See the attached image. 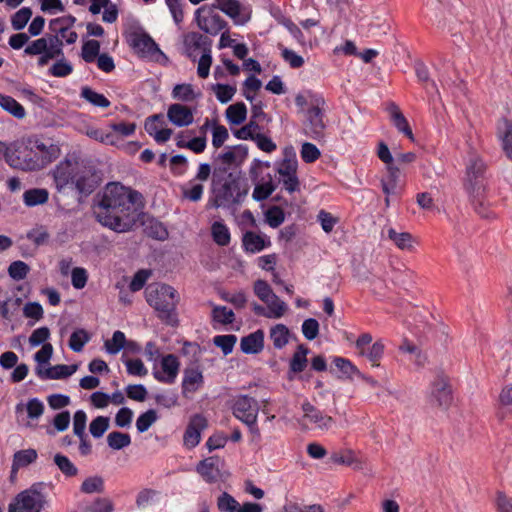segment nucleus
Listing matches in <instances>:
<instances>
[{
  "mask_svg": "<svg viewBox=\"0 0 512 512\" xmlns=\"http://www.w3.org/2000/svg\"><path fill=\"white\" fill-rule=\"evenodd\" d=\"M144 207L140 192L119 182L108 183L93 207L96 220L117 233L130 231Z\"/></svg>",
  "mask_w": 512,
  "mask_h": 512,
  "instance_id": "nucleus-1",
  "label": "nucleus"
},
{
  "mask_svg": "<svg viewBox=\"0 0 512 512\" xmlns=\"http://www.w3.org/2000/svg\"><path fill=\"white\" fill-rule=\"evenodd\" d=\"M213 206L231 207L241 203L249 187L239 172H216L213 177Z\"/></svg>",
  "mask_w": 512,
  "mask_h": 512,
  "instance_id": "nucleus-2",
  "label": "nucleus"
},
{
  "mask_svg": "<svg viewBox=\"0 0 512 512\" xmlns=\"http://www.w3.org/2000/svg\"><path fill=\"white\" fill-rule=\"evenodd\" d=\"M147 303L153 307L158 316L169 324L176 322L175 308L179 301L177 291L170 285L152 283L145 289Z\"/></svg>",
  "mask_w": 512,
  "mask_h": 512,
  "instance_id": "nucleus-3",
  "label": "nucleus"
},
{
  "mask_svg": "<svg viewBox=\"0 0 512 512\" xmlns=\"http://www.w3.org/2000/svg\"><path fill=\"white\" fill-rule=\"evenodd\" d=\"M24 54L28 56H39L38 66L43 67L51 60L63 56V41L57 35H46L29 42Z\"/></svg>",
  "mask_w": 512,
  "mask_h": 512,
  "instance_id": "nucleus-4",
  "label": "nucleus"
},
{
  "mask_svg": "<svg viewBox=\"0 0 512 512\" xmlns=\"http://www.w3.org/2000/svg\"><path fill=\"white\" fill-rule=\"evenodd\" d=\"M7 164L22 171H36L43 168V162L36 155L33 142L28 145L14 144L6 154Z\"/></svg>",
  "mask_w": 512,
  "mask_h": 512,
  "instance_id": "nucleus-5",
  "label": "nucleus"
},
{
  "mask_svg": "<svg viewBox=\"0 0 512 512\" xmlns=\"http://www.w3.org/2000/svg\"><path fill=\"white\" fill-rule=\"evenodd\" d=\"M45 505V496L37 485L19 493L8 506V512H40Z\"/></svg>",
  "mask_w": 512,
  "mask_h": 512,
  "instance_id": "nucleus-6",
  "label": "nucleus"
},
{
  "mask_svg": "<svg viewBox=\"0 0 512 512\" xmlns=\"http://www.w3.org/2000/svg\"><path fill=\"white\" fill-rule=\"evenodd\" d=\"M485 171L486 165L483 160L476 155L470 156L466 165L465 188L474 199L480 197L484 192Z\"/></svg>",
  "mask_w": 512,
  "mask_h": 512,
  "instance_id": "nucleus-7",
  "label": "nucleus"
},
{
  "mask_svg": "<svg viewBox=\"0 0 512 512\" xmlns=\"http://www.w3.org/2000/svg\"><path fill=\"white\" fill-rule=\"evenodd\" d=\"M213 5H203L196 10V21L198 27L207 34L217 35L226 26L225 20L216 11Z\"/></svg>",
  "mask_w": 512,
  "mask_h": 512,
  "instance_id": "nucleus-8",
  "label": "nucleus"
},
{
  "mask_svg": "<svg viewBox=\"0 0 512 512\" xmlns=\"http://www.w3.org/2000/svg\"><path fill=\"white\" fill-rule=\"evenodd\" d=\"M324 103L323 98L315 99L313 107L307 108L305 113L306 133L315 140H319L323 137L326 127L322 109Z\"/></svg>",
  "mask_w": 512,
  "mask_h": 512,
  "instance_id": "nucleus-9",
  "label": "nucleus"
},
{
  "mask_svg": "<svg viewBox=\"0 0 512 512\" xmlns=\"http://www.w3.org/2000/svg\"><path fill=\"white\" fill-rule=\"evenodd\" d=\"M232 413L242 423L258 419L259 404L258 401L248 395H238L232 401Z\"/></svg>",
  "mask_w": 512,
  "mask_h": 512,
  "instance_id": "nucleus-10",
  "label": "nucleus"
},
{
  "mask_svg": "<svg viewBox=\"0 0 512 512\" xmlns=\"http://www.w3.org/2000/svg\"><path fill=\"white\" fill-rule=\"evenodd\" d=\"M214 1V6L230 17L236 25H244L251 18L250 8L238 0Z\"/></svg>",
  "mask_w": 512,
  "mask_h": 512,
  "instance_id": "nucleus-11",
  "label": "nucleus"
},
{
  "mask_svg": "<svg viewBox=\"0 0 512 512\" xmlns=\"http://www.w3.org/2000/svg\"><path fill=\"white\" fill-rule=\"evenodd\" d=\"M78 166L79 164L76 161L65 159L51 171L54 184L58 191L73 186V180L74 177H76Z\"/></svg>",
  "mask_w": 512,
  "mask_h": 512,
  "instance_id": "nucleus-12",
  "label": "nucleus"
},
{
  "mask_svg": "<svg viewBox=\"0 0 512 512\" xmlns=\"http://www.w3.org/2000/svg\"><path fill=\"white\" fill-rule=\"evenodd\" d=\"M131 46L141 54L142 57H148L158 60L160 56H164L155 41L144 32H135L131 35Z\"/></svg>",
  "mask_w": 512,
  "mask_h": 512,
  "instance_id": "nucleus-13",
  "label": "nucleus"
},
{
  "mask_svg": "<svg viewBox=\"0 0 512 512\" xmlns=\"http://www.w3.org/2000/svg\"><path fill=\"white\" fill-rule=\"evenodd\" d=\"M301 409L303 411V422L314 424L319 430L327 431L331 429L335 423L331 416L324 414L308 400L302 403Z\"/></svg>",
  "mask_w": 512,
  "mask_h": 512,
  "instance_id": "nucleus-14",
  "label": "nucleus"
},
{
  "mask_svg": "<svg viewBox=\"0 0 512 512\" xmlns=\"http://www.w3.org/2000/svg\"><path fill=\"white\" fill-rule=\"evenodd\" d=\"M430 402L441 408H447L452 402V391L444 377H438L432 383Z\"/></svg>",
  "mask_w": 512,
  "mask_h": 512,
  "instance_id": "nucleus-15",
  "label": "nucleus"
},
{
  "mask_svg": "<svg viewBox=\"0 0 512 512\" xmlns=\"http://www.w3.org/2000/svg\"><path fill=\"white\" fill-rule=\"evenodd\" d=\"M179 367L178 358L173 354H168L161 360V370H155L153 375L160 382L172 384L178 375Z\"/></svg>",
  "mask_w": 512,
  "mask_h": 512,
  "instance_id": "nucleus-16",
  "label": "nucleus"
},
{
  "mask_svg": "<svg viewBox=\"0 0 512 512\" xmlns=\"http://www.w3.org/2000/svg\"><path fill=\"white\" fill-rule=\"evenodd\" d=\"M207 420L200 414L194 415L184 433L183 441L187 448L196 447L201 440V432L206 428Z\"/></svg>",
  "mask_w": 512,
  "mask_h": 512,
  "instance_id": "nucleus-17",
  "label": "nucleus"
},
{
  "mask_svg": "<svg viewBox=\"0 0 512 512\" xmlns=\"http://www.w3.org/2000/svg\"><path fill=\"white\" fill-rule=\"evenodd\" d=\"M168 120L177 127H187L194 122L193 110L181 103L169 105L167 109Z\"/></svg>",
  "mask_w": 512,
  "mask_h": 512,
  "instance_id": "nucleus-18",
  "label": "nucleus"
},
{
  "mask_svg": "<svg viewBox=\"0 0 512 512\" xmlns=\"http://www.w3.org/2000/svg\"><path fill=\"white\" fill-rule=\"evenodd\" d=\"M222 466L223 461L219 457L213 456L201 461L196 470L206 482L213 483L221 478Z\"/></svg>",
  "mask_w": 512,
  "mask_h": 512,
  "instance_id": "nucleus-19",
  "label": "nucleus"
},
{
  "mask_svg": "<svg viewBox=\"0 0 512 512\" xmlns=\"http://www.w3.org/2000/svg\"><path fill=\"white\" fill-rule=\"evenodd\" d=\"M78 366L58 364L51 367H36L35 373L42 380H57L68 378L77 371Z\"/></svg>",
  "mask_w": 512,
  "mask_h": 512,
  "instance_id": "nucleus-20",
  "label": "nucleus"
},
{
  "mask_svg": "<svg viewBox=\"0 0 512 512\" xmlns=\"http://www.w3.org/2000/svg\"><path fill=\"white\" fill-rule=\"evenodd\" d=\"M297 169L298 165H294L291 162H288V165L279 164L277 168L280 181L283 184L284 189L290 194L300 190V182L297 177Z\"/></svg>",
  "mask_w": 512,
  "mask_h": 512,
  "instance_id": "nucleus-21",
  "label": "nucleus"
},
{
  "mask_svg": "<svg viewBox=\"0 0 512 512\" xmlns=\"http://www.w3.org/2000/svg\"><path fill=\"white\" fill-rule=\"evenodd\" d=\"M203 382V374L198 368L185 369L181 385L183 396L189 398L202 387Z\"/></svg>",
  "mask_w": 512,
  "mask_h": 512,
  "instance_id": "nucleus-22",
  "label": "nucleus"
},
{
  "mask_svg": "<svg viewBox=\"0 0 512 512\" xmlns=\"http://www.w3.org/2000/svg\"><path fill=\"white\" fill-rule=\"evenodd\" d=\"M247 156V146L240 144L233 147H228L225 152L218 155L217 160L220 162V164L231 167L242 164Z\"/></svg>",
  "mask_w": 512,
  "mask_h": 512,
  "instance_id": "nucleus-23",
  "label": "nucleus"
},
{
  "mask_svg": "<svg viewBox=\"0 0 512 512\" xmlns=\"http://www.w3.org/2000/svg\"><path fill=\"white\" fill-rule=\"evenodd\" d=\"M241 351L245 354H258L264 348V332L261 329L243 337L240 342Z\"/></svg>",
  "mask_w": 512,
  "mask_h": 512,
  "instance_id": "nucleus-24",
  "label": "nucleus"
},
{
  "mask_svg": "<svg viewBox=\"0 0 512 512\" xmlns=\"http://www.w3.org/2000/svg\"><path fill=\"white\" fill-rule=\"evenodd\" d=\"M34 148L39 160L43 162V168L56 159L60 153V149L55 144H46L41 141H34Z\"/></svg>",
  "mask_w": 512,
  "mask_h": 512,
  "instance_id": "nucleus-25",
  "label": "nucleus"
},
{
  "mask_svg": "<svg viewBox=\"0 0 512 512\" xmlns=\"http://www.w3.org/2000/svg\"><path fill=\"white\" fill-rule=\"evenodd\" d=\"M387 112L390 115L391 121L393 122L394 126L402 133L407 135L409 138H413L412 130L409 127V124L404 117L403 113L400 111L399 107L391 102L387 106Z\"/></svg>",
  "mask_w": 512,
  "mask_h": 512,
  "instance_id": "nucleus-26",
  "label": "nucleus"
},
{
  "mask_svg": "<svg viewBox=\"0 0 512 512\" xmlns=\"http://www.w3.org/2000/svg\"><path fill=\"white\" fill-rule=\"evenodd\" d=\"M270 241L264 236L258 235L254 232H246L243 236V246L246 251L256 253L262 251Z\"/></svg>",
  "mask_w": 512,
  "mask_h": 512,
  "instance_id": "nucleus-27",
  "label": "nucleus"
},
{
  "mask_svg": "<svg viewBox=\"0 0 512 512\" xmlns=\"http://www.w3.org/2000/svg\"><path fill=\"white\" fill-rule=\"evenodd\" d=\"M387 176L381 180V187L386 196L395 195L400 177V170L396 166H388Z\"/></svg>",
  "mask_w": 512,
  "mask_h": 512,
  "instance_id": "nucleus-28",
  "label": "nucleus"
},
{
  "mask_svg": "<svg viewBox=\"0 0 512 512\" xmlns=\"http://www.w3.org/2000/svg\"><path fill=\"white\" fill-rule=\"evenodd\" d=\"M171 96L175 100L182 102H191L201 96V92L194 90L191 84H177L173 87Z\"/></svg>",
  "mask_w": 512,
  "mask_h": 512,
  "instance_id": "nucleus-29",
  "label": "nucleus"
},
{
  "mask_svg": "<svg viewBox=\"0 0 512 512\" xmlns=\"http://www.w3.org/2000/svg\"><path fill=\"white\" fill-rule=\"evenodd\" d=\"M388 238L393 241L397 248L411 251L414 247L413 236L408 232H397L394 228L387 230Z\"/></svg>",
  "mask_w": 512,
  "mask_h": 512,
  "instance_id": "nucleus-30",
  "label": "nucleus"
},
{
  "mask_svg": "<svg viewBox=\"0 0 512 512\" xmlns=\"http://www.w3.org/2000/svg\"><path fill=\"white\" fill-rule=\"evenodd\" d=\"M49 193L44 188L26 190L23 194V202L27 207L42 205L48 201Z\"/></svg>",
  "mask_w": 512,
  "mask_h": 512,
  "instance_id": "nucleus-31",
  "label": "nucleus"
},
{
  "mask_svg": "<svg viewBox=\"0 0 512 512\" xmlns=\"http://www.w3.org/2000/svg\"><path fill=\"white\" fill-rule=\"evenodd\" d=\"M80 97L95 107L107 108L111 104L103 94L94 91L89 86L81 88Z\"/></svg>",
  "mask_w": 512,
  "mask_h": 512,
  "instance_id": "nucleus-32",
  "label": "nucleus"
},
{
  "mask_svg": "<svg viewBox=\"0 0 512 512\" xmlns=\"http://www.w3.org/2000/svg\"><path fill=\"white\" fill-rule=\"evenodd\" d=\"M263 303L267 306V313L265 317L271 319H279L281 318L287 311V304L282 301L275 293L274 299L268 298V301H264Z\"/></svg>",
  "mask_w": 512,
  "mask_h": 512,
  "instance_id": "nucleus-33",
  "label": "nucleus"
},
{
  "mask_svg": "<svg viewBox=\"0 0 512 512\" xmlns=\"http://www.w3.org/2000/svg\"><path fill=\"white\" fill-rule=\"evenodd\" d=\"M211 235L214 242L219 246H227L230 243L231 235L229 228L222 221H215L212 224Z\"/></svg>",
  "mask_w": 512,
  "mask_h": 512,
  "instance_id": "nucleus-34",
  "label": "nucleus"
},
{
  "mask_svg": "<svg viewBox=\"0 0 512 512\" xmlns=\"http://www.w3.org/2000/svg\"><path fill=\"white\" fill-rule=\"evenodd\" d=\"M37 459V452L35 449H25L17 451L13 456L12 470L17 471L20 468L26 467Z\"/></svg>",
  "mask_w": 512,
  "mask_h": 512,
  "instance_id": "nucleus-35",
  "label": "nucleus"
},
{
  "mask_svg": "<svg viewBox=\"0 0 512 512\" xmlns=\"http://www.w3.org/2000/svg\"><path fill=\"white\" fill-rule=\"evenodd\" d=\"M126 344L127 339L125 334L122 331L117 330L113 333L111 339L104 342V348L108 354L116 355L125 348Z\"/></svg>",
  "mask_w": 512,
  "mask_h": 512,
  "instance_id": "nucleus-36",
  "label": "nucleus"
},
{
  "mask_svg": "<svg viewBox=\"0 0 512 512\" xmlns=\"http://www.w3.org/2000/svg\"><path fill=\"white\" fill-rule=\"evenodd\" d=\"M0 106L18 119H22L25 116L24 107L11 96L0 95Z\"/></svg>",
  "mask_w": 512,
  "mask_h": 512,
  "instance_id": "nucleus-37",
  "label": "nucleus"
},
{
  "mask_svg": "<svg viewBox=\"0 0 512 512\" xmlns=\"http://www.w3.org/2000/svg\"><path fill=\"white\" fill-rule=\"evenodd\" d=\"M246 117L247 108L243 102L230 105L226 109V118L231 124L239 125L245 121Z\"/></svg>",
  "mask_w": 512,
  "mask_h": 512,
  "instance_id": "nucleus-38",
  "label": "nucleus"
},
{
  "mask_svg": "<svg viewBox=\"0 0 512 512\" xmlns=\"http://www.w3.org/2000/svg\"><path fill=\"white\" fill-rule=\"evenodd\" d=\"M499 137L506 156L512 160V122L503 121L502 127L499 128Z\"/></svg>",
  "mask_w": 512,
  "mask_h": 512,
  "instance_id": "nucleus-39",
  "label": "nucleus"
},
{
  "mask_svg": "<svg viewBox=\"0 0 512 512\" xmlns=\"http://www.w3.org/2000/svg\"><path fill=\"white\" fill-rule=\"evenodd\" d=\"M290 331L284 324H277L270 330V338L276 349H282L289 339Z\"/></svg>",
  "mask_w": 512,
  "mask_h": 512,
  "instance_id": "nucleus-40",
  "label": "nucleus"
},
{
  "mask_svg": "<svg viewBox=\"0 0 512 512\" xmlns=\"http://www.w3.org/2000/svg\"><path fill=\"white\" fill-rule=\"evenodd\" d=\"M76 18L72 15H66L54 18L49 22V29L59 37V33H66L74 25Z\"/></svg>",
  "mask_w": 512,
  "mask_h": 512,
  "instance_id": "nucleus-41",
  "label": "nucleus"
},
{
  "mask_svg": "<svg viewBox=\"0 0 512 512\" xmlns=\"http://www.w3.org/2000/svg\"><path fill=\"white\" fill-rule=\"evenodd\" d=\"M83 512H113V502L106 497H98L93 501L86 503L82 507Z\"/></svg>",
  "mask_w": 512,
  "mask_h": 512,
  "instance_id": "nucleus-42",
  "label": "nucleus"
},
{
  "mask_svg": "<svg viewBox=\"0 0 512 512\" xmlns=\"http://www.w3.org/2000/svg\"><path fill=\"white\" fill-rule=\"evenodd\" d=\"M204 192V185L202 183L190 180L185 186L182 187V195L184 198L198 202L202 199Z\"/></svg>",
  "mask_w": 512,
  "mask_h": 512,
  "instance_id": "nucleus-43",
  "label": "nucleus"
},
{
  "mask_svg": "<svg viewBox=\"0 0 512 512\" xmlns=\"http://www.w3.org/2000/svg\"><path fill=\"white\" fill-rule=\"evenodd\" d=\"M53 460L57 468L63 473L64 476L74 477L78 474V468L67 456L58 453L54 455Z\"/></svg>",
  "mask_w": 512,
  "mask_h": 512,
  "instance_id": "nucleus-44",
  "label": "nucleus"
},
{
  "mask_svg": "<svg viewBox=\"0 0 512 512\" xmlns=\"http://www.w3.org/2000/svg\"><path fill=\"white\" fill-rule=\"evenodd\" d=\"M82 194H90L94 190V185L91 178L78 166L76 177L73 180V186Z\"/></svg>",
  "mask_w": 512,
  "mask_h": 512,
  "instance_id": "nucleus-45",
  "label": "nucleus"
},
{
  "mask_svg": "<svg viewBox=\"0 0 512 512\" xmlns=\"http://www.w3.org/2000/svg\"><path fill=\"white\" fill-rule=\"evenodd\" d=\"M107 443L110 448L120 450L131 444V437L127 433L113 431L108 434Z\"/></svg>",
  "mask_w": 512,
  "mask_h": 512,
  "instance_id": "nucleus-46",
  "label": "nucleus"
},
{
  "mask_svg": "<svg viewBox=\"0 0 512 512\" xmlns=\"http://www.w3.org/2000/svg\"><path fill=\"white\" fill-rule=\"evenodd\" d=\"M90 341V335L84 329L75 330L69 339V347L74 352H81L86 345Z\"/></svg>",
  "mask_w": 512,
  "mask_h": 512,
  "instance_id": "nucleus-47",
  "label": "nucleus"
},
{
  "mask_svg": "<svg viewBox=\"0 0 512 512\" xmlns=\"http://www.w3.org/2000/svg\"><path fill=\"white\" fill-rule=\"evenodd\" d=\"M80 490L85 494L102 493L104 491V480L100 476L88 477L82 482Z\"/></svg>",
  "mask_w": 512,
  "mask_h": 512,
  "instance_id": "nucleus-48",
  "label": "nucleus"
},
{
  "mask_svg": "<svg viewBox=\"0 0 512 512\" xmlns=\"http://www.w3.org/2000/svg\"><path fill=\"white\" fill-rule=\"evenodd\" d=\"M308 349L303 345L298 346V350L294 353L290 361V369L294 373L302 372L307 365Z\"/></svg>",
  "mask_w": 512,
  "mask_h": 512,
  "instance_id": "nucleus-49",
  "label": "nucleus"
},
{
  "mask_svg": "<svg viewBox=\"0 0 512 512\" xmlns=\"http://www.w3.org/2000/svg\"><path fill=\"white\" fill-rule=\"evenodd\" d=\"M85 134L96 141H99L104 144L114 145L117 141V137L114 133L105 132L101 129H97L94 127H87L85 130Z\"/></svg>",
  "mask_w": 512,
  "mask_h": 512,
  "instance_id": "nucleus-50",
  "label": "nucleus"
},
{
  "mask_svg": "<svg viewBox=\"0 0 512 512\" xmlns=\"http://www.w3.org/2000/svg\"><path fill=\"white\" fill-rule=\"evenodd\" d=\"M212 318L220 324H231L235 320L234 312L226 306L213 305Z\"/></svg>",
  "mask_w": 512,
  "mask_h": 512,
  "instance_id": "nucleus-51",
  "label": "nucleus"
},
{
  "mask_svg": "<svg viewBox=\"0 0 512 512\" xmlns=\"http://www.w3.org/2000/svg\"><path fill=\"white\" fill-rule=\"evenodd\" d=\"M236 342L237 337L233 334L217 335L213 338L214 345L220 348L225 356L233 351Z\"/></svg>",
  "mask_w": 512,
  "mask_h": 512,
  "instance_id": "nucleus-52",
  "label": "nucleus"
},
{
  "mask_svg": "<svg viewBox=\"0 0 512 512\" xmlns=\"http://www.w3.org/2000/svg\"><path fill=\"white\" fill-rule=\"evenodd\" d=\"M331 461L336 464L354 466V468L361 467L360 461L355 457L352 450H346L342 453H340V452L333 453L331 455Z\"/></svg>",
  "mask_w": 512,
  "mask_h": 512,
  "instance_id": "nucleus-53",
  "label": "nucleus"
},
{
  "mask_svg": "<svg viewBox=\"0 0 512 512\" xmlns=\"http://www.w3.org/2000/svg\"><path fill=\"white\" fill-rule=\"evenodd\" d=\"M30 271V267L24 261L17 260L8 267V274L14 281L25 279Z\"/></svg>",
  "mask_w": 512,
  "mask_h": 512,
  "instance_id": "nucleus-54",
  "label": "nucleus"
},
{
  "mask_svg": "<svg viewBox=\"0 0 512 512\" xmlns=\"http://www.w3.org/2000/svg\"><path fill=\"white\" fill-rule=\"evenodd\" d=\"M100 43L97 40H89L82 46L81 56L87 63H92L100 55Z\"/></svg>",
  "mask_w": 512,
  "mask_h": 512,
  "instance_id": "nucleus-55",
  "label": "nucleus"
},
{
  "mask_svg": "<svg viewBox=\"0 0 512 512\" xmlns=\"http://www.w3.org/2000/svg\"><path fill=\"white\" fill-rule=\"evenodd\" d=\"M217 100L223 104L232 100L236 93V88L227 84H215L212 86Z\"/></svg>",
  "mask_w": 512,
  "mask_h": 512,
  "instance_id": "nucleus-56",
  "label": "nucleus"
},
{
  "mask_svg": "<svg viewBox=\"0 0 512 512\" xmlns=\"http://www.w3.org/2000/svg\"><path fill=\"white\" fill-rule=\"evenodd\" d=\"M157 418V413L153 409L142 413L136 420V428L138 432H146L157 421Z\"/></svg>",
  "mask_w": 512,
  "mask_h": 512,
  "instance_id": "nucleus-57",
  "label": "nucleus"
},
{
  "mask_svg": "<svg viewBox=\"0 0 512 512\" xmlns=\"http://www.w3.org/2000/svg\"><path fill=\"white\" fill-rule=\"evenodd\" d=\"M146 231L150 237L157 240L163 241L168 237V231L165 226L161 222L154 219L147 222Z\"/></svg>",
  "mask_w": 512,
  "mask_h": 512,
  "instance_id": "nucleus-58",
  "label": "nucleus"
},
{
  "mask_svg": "<svg viewBox=\"0 0 512 512\" xmlns=\"http://www.w3.org/2000/svg\"><path fill=\"white\" fill-rule=\"evenodd\" d=\"M58 61L54 63L49 69V73L54 77H66L73 71L72 65L64 58L60 56L57 58Z\"/></svg>",
  "mask_w": 512,
  "mask_h": 512,
  "instance_id": "nucleus-59",
  "label": "nucleus"
},
{
  "mask_svg": "<svg viewBox=\"0 0 512 512\" xmlns=\"http://www.w3.org/2000/svg\"><path fill=\"white\" fill-rule=\"evenodd\" d=\"M32 16V10L29 7H23L18 10L11 18L13 29L22 30Z\"/></svg>",
  "mask_w": 512,
  "mask_h": 512,
  "instance_id": "nucleus-60",
  "label": "nucleus"
},
{
  "mask_svg": "<svg viewBox=\"0 0 512 512\" xmlns=\"http://www.w3.org/2000/svg\"><path fill=\"white\" fill-rule=\"evenodd\" d=\"M217 507L221 512H238L239 503L227 492H223L217 500Z\"/></svg>",
  "mask_w": 512,
  "mask_h": 512,
  "instance_id": "nucleus-61",
  "label": "nucleus"
},
{
  "mask_svg": "<svg viewBox=\"0 0 512 512\" xmlns=\"http://www.w3.org/2000/svg\"><path fill=\"white\" fill-rule=\"evenodd\" d=\"M384 353V344L381 341H376L371 346L365 349V353L361 354L365 356L373 366H378V361L381 359Z\"/></svg>",
  "mask_w": 512,
  "mask_h": 512,
  "instance_id": "nucleus-62",
  "label": "nucleus"
},
{
  "mask_svg": "<svg viewBox=\"0 0 512 512\" xmlns=\"http://www.w3.org/2000/svg\"><path fill=\"white\" fill-rule=\"evenodd\" d=\"M300 156L305 163H314L320 158L321 152L316 145L304 142L300 150Z\"/></svg>",
  "mask_w": 512,
  "mask_h": 512,
  "instance_id": "nucleus-63",
  "label": "nucleus"
},
{
  "mask_svg": "<svg viewBox=\"0 0 512 512\" xmlns=\"http://www.w3.org/2000/svg\"><path fill=\"white\" fill-rule=\"evenodd\" d=\"M108 428L109 418L104 416H98L90 423L89 431L93 437L100 438L104 435Z\"/></svg>",
  "mask_w": 512,
  "mask_h": 512,
  "instance_id": "nucleus-64",
  "label": "nucleus"
}]
</instances>
